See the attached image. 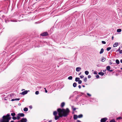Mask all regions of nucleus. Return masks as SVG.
I'll list each match as a JSON object with an SVG mask.
<instances>
[{"label":"nucleus","instance_id":"7ed1b4c3","mask_svg":"<svg viewBox=\"0 0 122 122\" xmlns=\"http://www.w3.org/2000/svg\"><path fill=\"white\" fill-rule=\"evenodd\" d=\"M107 119H108L106 117L103 118L101 119L100 122H105Z\"/></svg>","mask_w":122,"mask_h":122},{"label":"nucleus","instance_id":"603ef678","mask_svg":"<svg viewBox=\"0 0 122 122\" xmlns=\"http://www.w3.org/2000/svg\"><path fill=\"white\" fill-rule=\"evenodd\" d=\"M76 122H81V121L79 120H77Z\"/></svg>","mask_w":122,"mask_h":122},{"label":"nucleus","instance_id":"e2e57ef3","mask_svg":"<svg viewBox=\"0 0 122 122\" xmlns=\"http://www.w3.org/2000/svg\"><path fill=\"white\" fill-rule=\"evenodd\" d=\"M82 86L83 87H85V86H84V85H82Z\"/></svg>","mask_w":122,"mask_h":122},{"label":"nucleus","instance_id":"c756f323","mask_svg":"<svg viewBox=\"0 0 122 122\" xmlns=\"http://www.w3.org/2000/svg\"><path fill=\"white\" fill-rule=\"evenodd\" d=\"M84 82H85L87 81V78L86 77H85L84 79Z\"/></svg>","mask_w":122,"mask_h":122},{"label":"nucleus","instance_id":"6e6552de","mask_svg":"<svg viewBox=\"0 0 122 122\" xmlns=\"http://www.w3.org/2000/svg\"><path fill=\"white\" fill-rule=\"evenodd\" d=\"M78 117V116L76 115H74L73 116V118L74 120H76Z\"/></svg>","mask_w":122,"mask_h":122},{"label":"nucleus","instance_id":"8fccbe9b","mask_svg":"<svg viewBox=\"0 0 122 122\" xmlns=\"http://www.w3.org/2000/svg\"><path fill=\"white\" fill-rule=\"evenodd\" d=\"M29 107L31 109H32V107L31 106H29Z\"/></svg>","mask_w":122,"mask_h":122},{"label":"nucleus","instance_id":"864d4df0","mask_svg":"<svg viewBox=\"0 0 122 122\" xmlns=\"http://www.w3.org/2000/svg\"><path fill=\"white\" fill-rule=\"evenodd\" d=\"M81 86L80 85H79L78 86V88L79 89H81Z\"/></svg>","mask_w":122,"mask_h":122},{"label":"nucleus","instance_id":"49530a36","mask_svg":"<svg viewBox=\"0 0 122 122\" xmlns=\"http://www.w3.org/2000/svg\"><path fill=\"white\" fill-rule=\"evenodd\" d=\"M87 95H88V96H91V94H89V93H87Z\"/></svg>","mask_w":122,"mask_h":122},{"label":"nucleus","instance_id":"58836bf2","mask_svg":"<svg viewBox=\"0 0 122 122\" xmlns=\"http://www.w3.org/2000/svg\"><path fill=\"white\" fill-rule=\"evenodd\" d=\"M115 64V63H112V62L111 61H110L109 64L110 65H112V64Z\"/></svg>","mask_w":122,"mask_h":122},{"label":"nucleus","instance_id":"20e7f679","mask_svg":"<svg viewBox=\"0 0 122 122\" xmlns=\"http://www.w3.org/2000/svg\"><path fill=\"white\" fill-rule=\"evenodd\" d=\"M29 91H24L22 93H20V94L22 95H24L25 94H26L28 92H29Z\"/></svg>","mask_w":122,"mask_h":122},{"label":"nucleus","instance_id":"6e6d98bb","mask_svg":"<svg viewBox=\"0 0 122 122\" xmlns=\"http://www.w3.org/2000/svg\"><path fill=\"white\" fill-rule=\"evenodd\" d=\"M113 38H114V36H112V40H113Z\"/></svg>","mask_w":122,"mask_h":122},{"label":"nucleus","instance_id":"473e14b6","mask_svg":"<svg viewBox=\"0 0 122 122\" xmlns=\"http://www.w3.org/2000/svg\"><path fill=\"white\" fill-rule=\"evenodd\" d=\"M12 118L13 120H15L17 119L16 117H15V116L12 117Z\"/></svg>","mask_w":122,"mask_h":122},{"label":"nucleus","instance_id":"ea45409f","mask_svg":"<svg viewBox=\"0 0 122 122\" xmlns=\"http://www.w3.org/2000/svg\"><path fill=\"white\" fill-rule=\"evenodd\" d=\"M102 44H106V42H105V41H102Z\"/></svg>","mask_w":122,"mask_h":122},{"label":"nucleus","instance_id":"6ab92c4d","mask_svg":"<svg viewBox=\"0 0 122 122\" xmlns=\"http://www.w3.org/2000/svg\"><path fill=\"white\" fill-rule=\"evenodd\" d=\"M104 51V49L103 48H102L100 51V54H102V53Z\"/></svg>","mask_w":122,"mask_h":122},{"label":"nucleus","instance_id":"4c0bfd02","mask_svg":"<svg viewBox=\"0 0 122 122\" xmlns=\"http://www.w3.org/2000/svg\"><path fill=\"white\" fill-rule=\"evenodd\" d=\"M39 94V92L38 91H36L35 92V94L36 95H38Z\"/></svg>","mask_w":122,"mask_h":122},{"label":"nucleus","instance_id":"4d7b16f0","mask_svg":"<svg viewBox=\"0 0 122 122\" xmlns=\"http://www.w3.org/2000/svg\"><path fill=\"white\" fill-rule=\"evenodd\" d=\"M120 62L121 63H122V59H121L120 60Z\"/></svg>","mask_w":122,"mask_h":122},{"label":"nucleus","instance_id":"de8ad7c7","mask_svg":"<svg viewBox=\"0 0 122 122\" xmlns=\"http://www.w3.org/2000/svg\"><path fill=\"white\" fill-rule=\"evenodd\" d=\"M93 73L94 74H97V71H94Z\"/></svg>","mask_w":122,"mask_h":122},{"label":"nucleus","instance_id":"052dcab7","mask_svg":"<svg viewBox=\"0 0 122 122\" xmlns=\"http://www.w3.org/2000/svg\"><path fill=\"white\" fill-rule=\"evenodd\" d=\"M18 105L19 106H20L21 105V104L20 103H19L18 104Z\"/></svg>","mask_w":122,"mask_h":122},{"label":"nucleus","instance_id":"5fc2aeb1","mask_svg":"<svg viewBox=\"0 0 122 122\" xmlns=\"http://www.w3.org/2000/svg\"><path fill=\"white\" fill-rule=\"evenodd\" d=\"M15 101V99H12L11 100V101Z\"/></svg>","mask_w":122,"mask_h":122},{"label":"nucleus","instance_id":"3c124183","mask_svg":"<svg viewBox=\"0 0 122 122\" xmlns=\"http://www.w3.org/2000/svg\"><path fill=\"white\" fill-rule=\"evenodd\" d=\"M113 71V70H110H110L108 71L111 72L112 71Z\"/></svg>","mask_w":122,"mask_h":122},{"label":"nucleus","instance_id":"4468645a","mask_svg":"<svg viewBox=\"0 0 122 122\" xmlns=\"http://www.w3.org/2000/svg\"><path fill=\"white\" fill-rule=\"evenodd\" d=\"M104 72H100L98 73V74L101 75L102 76H103L104 75Z\"/></svg>","mask_w":122,"mask_h":122},{"label":"nucleus","instance_id":"69168bd1","mask_svg":"<svg viewBox=\"0 0 122 122\" xmlns=\"http://www.w3.org/2000/svg\"><path fill=\"white\" fill-rule=\"evenodd\" d=\"M10 122H14V121H11Z\"/></svg>","mask_w":122,"mask_h":122},{"label":"nucleus","instance_id":"5701e85b","mask_svg":"<svg viewBox=\"0 0 122 122\" xmlns=\"http://www.w3.org/2000/svg\"><path fill=\"white\" fill-rule=\"evenodd\" d=\"M109 122H117L116 121L115 119H112L111 120H110Z\"/></svg>","mask_w":122,"mask_h":122},{"label":"nucleus","instance_id":"c03bdc74","mask_svg":"<svg viewBox=\"0 0 122 122\" xmlns=\"http://www.w3.org/2000/svg\"><path fill=\"white\" fill-rule=\"evenodd\" d=\"M94 100V98H91L90 99V101L92 102L93 101L92 100Z\"/></svg>","mask_w":122,"mask_h":122},{"label":"nucleus","instance_id":"9d476101","mask_svg":"<svg viewBox=\"0 0 122 122\" xmlns=\"http://www.w3.org/2000/svg\"><path fill=\"white\" fill-rule=\"evenodd\" d=\"M57 112L56 111H54L53 112V115L55 116L57 115Z\"/></svg>","mask_w":122,"mask_h":122},{"label":"nucleus","instance_id":"cd10ccee","mask_svg":"<svg viewBox=\"0 0 122 122\" xmlns=\"http://www.w3.org/2000/svg\"><path fill=\"white\" fill-rule=\"evenodd\" d=\"M10 21L11 22H16L17 21V20L15 19L12 20H11Z\"/></svg>","mask_w":122,"mask_h":122},{"label":"nucleus","instance_id":"a19ab883","mask_svg":"<svg viewBox=\"0 0 122 122\" xmlns=\"http://www.w3.org/2000/svg\"><path fill=\"white\" fill-rule=\"evenodd\" d=\"M20 99L19 98H16L15 99V100L16 101H19L20 100Z\"/></svg>","mask_w":122,"mask_h":122},{"label":"nucleus","instance_id":"423d86ee","mask_svg":"<svg viewBox=\"0 0 122 122\" xmlns=\"http://www.w3.org/2000/svg\"><path fill=\"white\" fill-rule=\"evenodd\" d=\"M27 120L26 118H22L20 120L21 122H26Z\"/></svg>","mask_w":122,"mask_h":122},{"label":"nucleus","instance_id":"0eeeda50","mask_svg":"<svg viewBox=\"0 0 122 122\" xmlns=\"http://www.w3.org/2000/svg\"><path fill=\"white\" fill-rule=\"evenodd\" d=\"M18 115H19L20 117H23L25 116V114L23 113H19L18 114Z\"/></svg>","mask_w":122,"mask_h":122},{"label":"nucleus","instance_id":"f257e3e1","mask_svg":"<svg viewBox=\"0 0 122 122\" xmlns=\"http://www.w3.org/2000/svg\"><path fill=\"white\" fill-rule=\"evenodd\" d=\"M57 111L58 116H55V119L56 120H57L60 118L62 117H67L70 112L69 109L68 108H66V109L59 108L57 109Z\"/></svg>","mask_w":122,"mask_h":122},{"label":"nucleus","instance_id":"09e8293b","mask_svg":"<svg viewBox=\"0 0 122 122\" xmlns=\"http://www.w3.org/2000/svg\"><path fill=\"white\" fill-rule=\"evenodd\" d=\"M119 53L120 54H122V50H120L119 51Z\"/></svg>","mask_w":122,"mask_h":122},{"label":"nucleus","instance_id":"4be33fe9","mask_svg":"<svg viewBox=\"0 0 122 122\" xmlns=\"http://www.w3.org/2000/svg\"><path fill=\"white\" fill-rule=\"evenodd\" d=\"M85 73L86 75H88L89 73V72L88 71H85Z\"/></svg>","mask_w":122,"mask_h":122},{"label":"nucleus","instance_id":"bb28decb","mask_svg":"<svg viewBox=\"0 0 122 122\" xmlns=\"http://www.w3.org/2000/svg\"><path fill=\"white\" fill-rule=\"evenodd\" d=\"M122 119V117H119L116 118L117 120H120Z\"/></svg>","mask_w":122,"mask_h":122},{"label":"nucleus","instance_id":"f03ea898","mask_svg":"<svg viewBox=\"0 0 122 122\" xmlns=\"http://www.w3.org/2000/svg\"><path fill=\"white\" fill-rule=\"evenodd\" d=\"M11 118L10 114L8 113L3 116L2 118L0 120V122H9V120H11Z\"/></svg>","mask_w":122,"mask_h":122},{"label":"nucleus","instance_id":"2f4dec72","mask_svg":"<svg viewBox=\"0 0 122 122\" xmlns=\"http://www.w3.org/2000/svg\"><path fill=\"white\" fill-rule=\"evenodd\" d=\"M20 116L19 115H18L16 117L17 119L18 120H19L20 118Z\"/></svg>","mask_w":122,"mask_h":122},{"label":"nucleus","instance_id":"e433bc0d","mask_svg":"<svg viewBox=\"0 0 122 122\" xmlns=\"http://www.w3.org/2000/svg\"><path fill=\"white\" fill-rule=\"evenodd\" d=\"M96 78L97 79H98L100 78L99 76L98 75H97L96 76Z\"/></svg>","mask_w":122,"mask_h":122},{"label":"nucleus","instance_id":"f3484780","mask_svg":"<svg viewBox=\"0 0 122 122\" xmlns=\"http://www.w3.org/2000/svg\"><path fill=\"white\" fill-rule=\"evenodd\" d=\"M83 117V115L82 114H80L78 116V117L79 118H82Z\"/></svg>","mask_w":122,"mask_h":122},{"label":"nucleus","instance_id":"393cba45","mask_svg":"<svg viewBox=\"0 0 122 122\" xmlns=\"http://www.w3.org/2000/svg\"><path fill=\"white\" fill-rule=\"evenodd\" d=\"M11 115L13 117L15 115V113L14 112L11 113Z\"/></svg>","mask_w":122,"mask_h":122},{"label":"nucleus","instance_id":"bf43d9fd","mask_svg":"<svg viewBox=\"0 0 122 122\" xmlns=\"http://www.w3.org/2000/svg\"><path fill=\"white\" fill-rule=\"evenodd\" d=\"M45 92L46 93H47V90H45Z\"/></svg>","mask_w":122,"mask_h":122},{"label":"nucleus","instance_id":"aec40b11","mask_svg":"<svg viewBox=\"0 0 122 122\" xmlns=\"http://www.w3.org/2000/svg\"><path fill=\"white\" fill-rule=\"evenodd\" d=\"M23 110L25 112H27L28 111V108L27 107H25L24 108Z\"/></svg>","mask_w":122,"mask_h":122},{"label":"nucleus","instance_id":"dca6fc26","mask_svg":"<svg viewBox=\"0 0 122 122\" xmlns=\"http://www.w3.org/2000/svg\"><path fill=\"white\" fill-rule=\"evenodd\" d=\"M65 105V103L64 102H62L61 104V107H63Z\"/></svg>","mask_w":122,"mask_h":122},{"label":"nucleus","instance_id":"37998d69","mask_svg":"<svg viewBox=\"0 0 122 122\" xmlns=\"http://www.w3.org/2000/svg\"><path fill=\"white\" fill-rule=\"evenodd\" d=\"M80 77L81 78H82L84 77V76L83 75H81L80 76Z\"/></svg>","mask_w":122,"mask_h":122},{"label":"nucleus","instance_id":"680f3d73","mask_svg":"<svg viewBox=\"0 0 122 122\" xmlns=\"http://www.w3.org/2000/svg\"><path fill=\"white\" fill-rule=\"evenodd\" d=\"M81 74V72H80V73H79V74H78V75H80Z\"/></svg>","mask_w":122,"mask_h":122},{"label":"nucleus","instance_id":"a211bd4d","mask_svg":"<svg viewBox=\"0 0 122 122\" xmlns=\"http://www.w3.org/2000/svg\"><path fill=\"white\" fill-rule=\"evenodd\" d=\"M77 85V83L76 82H74V83L73 84V86L74 87H76Z\"/></svg>","mask_w":122,"mask_h":122},{"label":"nucleus","instance_id":"0e129e2a","mask_svg":"<svg viewBox=\"0 0 122 122\" xmlns=\"http://www.w3.org/2000/svg\"><path fill=\"white\" fill-rule=\"evenodd\" d=\"M106 70H103V72H105L106 71Z\"/></svg>","mask_w":122,"mask_h":122},{"label":"nucleus","instance_id":"c85d7f7f","mask_svg":"<svg viewBox=\"0 0 122 122\" xmlns=\"http://www.w3.org/2000/svg\"><path fill=\"white\" fill-rule=\"evenodd\" d=\"M111 47H108L107 48V51H108L111 50Z\"/></svg>","mask_w":122,"mask_h":122},{"label":"nucleus","instance_id":"c9c22d12","mask_svg":"<svg viewBox=\"0 0 122 122\" xmlns=\"http://www.w3.org/2000/svg\"><path fill=\"white\" fill-rule=\"evenodd\" d=\"M82 81L81 80H79L78 81V83L79 84H81L82 83Z\"/></svg>","mask_w":122,"mask_h":122},{"label":"nucleus","instance_id":"72a5a7b5","mask_svg":"<svg viewBox=\"0 0 122 122\" xmlns=\"http://www.w3.org/2000/svg\"><path fill=\"white\" fill-rule=\"evenodd\" d=\"M73 107L72 106V109L73 110V111H74L76 110V108H73Z\"/></svg>","mask_w":122,"mask_h":122},{"label":"nucleus","instance_id":"79ce46f5","mask_svg":"<svg viewBox=\"0 0 122 122\" xmlns=\"http://www.w3.org/2000/svg\"><path fill=\"white\" fill-rule=\"evenodd\" d=\"M93 2L94 3L96 4L97 2L96 0H93Z\"/></svg>","mask_w":122,"mask_h":122},{"label":"nucleus","instance_id":"a878e982","mask_svg":"<svg viewBox=\"0 0 122 122\" xmlns=\"http://www.w3.org/2000/svg\"><path fill=\"white\" fill-rule=\"evenodd\" d=\"M72 77L71 76H70L68 77V79L69 80H71L72 79Z\"/></svg>","mask_w":122,"mask_h":122},{"label":"nucleus","instance_id":"a18cd8bd","mask_svg":"<svg viewBox=\"0 0 122 122\" xmlns=\"http://www.w3.org/2000/svg\"><path fill=\"white\" fill-rule=\"evenodd\" d=\"M91 76L90 75H89L88 76V78H90L91 77Z\"/></svg>","mask_w":122,"mask_h":122},{"label":"nucleus","instance_id":"f8f14e48","mask_svg":"<svg viewBox=\"0 0 122 122\" xmlns=\"http://www.w3.org/2000/svg\"><path fill=\"white\" fill-rule=\"evenodd\" d=\"M106 70L108 71L110 70L111 67L110 66H108L106 67Z\"/></svg>","mask_w":122,"mask_h":122},{"label":"nucleus","instance_id":"1a4fd4ad","mask_svg":"<svg viewBox=\"0 0 122 122\" xmlns=\"http://www.w3.org/2000/svg\"><path fill=\"white\" fill-rule=\"evenodd\" d=\"M81 67H77L76 68V70L78 72V71H80L81 70Z\"/></svg>","mask_w":122,"mask_h":122},{"label":"nucleus","instance_id":"412c9836","mask_svg":"<svg viewBox=\"0 0 122 122\" xmlns=\"http://www.w3.org/2000/svg\"><path fill=\"white\" fill-rule=\"evenodd\" d=\"M116 63L117 64H119L120 63L118 59H116Z\"/></svg>","mask_w":122,"mask_h":122},{"label":"nucleus","instance_id":"f704fd0d","mask_svg":"<svg viewBox=\"0 0 122 122\" xmlns=\"http://www.w3.org/2000/svg\"><path fill=\"white\" fill-rule=\"evenodd\" d=\"M120 47L116 51V52L119 51L120 50Z\"/></svg>","mask_w":122,"mask_h":122},{"label":"nucleus","instance_id":"774afa93","mask_svg":"<svg viewBox=\"0 0 122 122\" xmlns=\"http://www.w3.org/2000/svg\"><path fill=\"white\" fill-rule=\"evenodd\" d=\"M120 69L121 70H122V68H121Z\"/></svg>","mask_w":122,"mask_h":122},{"label":"nucleus","instance_id":"9b49d317","mask_svg":"<svg viewBox=\"0 0 122 122\" xmlns=\"http://www.w3.org/2000/svg\"><path fill=\"white\" fill-rule=\"evenodd\" d=\"M106 60V58L103 57H102V58L101 61L102 62H104Z\"/></svg>","mask_w":122,"mask_h":122},{"label":"nucleus","instance_id":"ddd939ff","mask_svg":"<svg viewBox=\"0 0 122 122\" xmlns=\"http://www.w3.org/2000/svg\"><path fill=\"white\" fill-rule=\"evenodd\" d=\"M118 45V42H115L113 45V46L114 47H117Z\"/></svg>","mask_w":122,"mask_h":122},{"label":"nucleus","instance_id":"b1692460","mask_svg":"<svg viewBox=\"0 0 122 122\" xmlns=\"http://www.w3.org/2000/svg\"><path fill=\"white\" fill-rule=\"evenodd\" d=\"M121 30H122L121 29H119L117 30V31L118 32H121Z\"/></svg>","mask_w":122,"mask_h":122},{"label":"nucleus","instance_id":"7c9ffc66","mask_svg":"<svg viewBox=\"0 0 122 122\" xmlns=\"http://www.w3.org/2000/svg\"><path fill=\"white\" fill-rule=\"evenodd\" d=\"M74 96V94H71L70 96V97H69V99H70L72 97H73Z\"/></svg>","mask_w":122,"mask_h":122},{"label":"nucleus","instance_id":"338daca9","mask_svg":"<svg viewBox=\"0 0 122 122\" xmlns=\"http://www.w3.org/2000/svg\"><path fill=\"white\" fill-rule=\"evenodd\" d=\"M17 122H20V121H18Z\"/></svg>","mask_w":122,"mask_h":122},{"label":"nucleus","instance_id":"2eb2a0df","mask_svg":"<svg viewBox=\"0 0 122 122\" xmlns=\"http://www.w3.org/2000/svg\"><path fill=\"white\" fill-rule=\"evenodd\" d=\"M80 79L79 77H76L75 79V81L76 82L80 80Z\"/></svg>","mask_w":122,"mask_h":122},{"label":"nucleus","instance_id":"13d9d810","mask_svg":"<svg viewBox=\"0 0 122 122\" xmlns=\"http://www.w3.org/2000/svg\"><path fill=\"white\" fill-rule=\"evenodd\" d=\"M52 122V120H50L49 121V122Z\"/></svg>","mask_w":122,"mask_h":122},{"label":"nucleus","instance_id":"39448f33","mask_svg":"<svg viewBox=\"0 0 122 122\" xmlns=\"http://www.w3.org/2000/svg\"><path fill=\"white\" fill-rule=\"evenodd\" d=\"M48 35V33L46 32H44L41 34V35L43 36H45Z\"/></svg>","mask_w":122,"mask_h":122}]
</instances>
